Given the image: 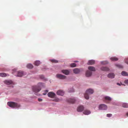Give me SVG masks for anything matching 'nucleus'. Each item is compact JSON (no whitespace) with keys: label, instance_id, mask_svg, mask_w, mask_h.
Wrapping results in <instances>:
<instances>
[{"label":"nucleus","instance_id":"c9c22d12","mask_svg":"<svg viewBox=\"0 0 128 128\" xmlns=\"http://www.w3.org/2000/svg\"><path fill=\"white\" fill-rule=\"evenodd\" d=\"M125 63L128 64V58L126 59L125 60Z\"/></svg>","mask_w":128,"mask_h":128},{"label":"nucleus","instance_id":"72a5a7b5","mask_svg":"<svg viewBox=\"0 0 128 128\" xmlns=\"http://www.w3.org/2000/svg\"><path fill=\"white\" fill-rule=\"evenodd\" d=\"M124 83L128 85V80H124Z\"/></svg>","mask_w":128,"mask_h":128},{"label":"nucleus","instance_id":"0eeeda50","mask_svg":"<svg viewBox=\"0 0 128 128\" xmlns=\"http://www.w3.org/2000/svg\"><path fill=\"white\" fill-rule=\"evenodd\" d=\"M84 109V107L82 106H80L78 107L77 110L78 112H81Z\"/></svg>","mask_w":128,"mask_h":128},{"label":"nucleus","instance_id":"e433bc0d","mask_svg":"<svg viewBox=\"0 0 128 128\" xmlns=\"http://www.w3.org/2000/svg\"><path fill=\"white\" fill-rule=\"evenodd\" d=\"M38 100L39 102H41L42 101V100L41 98H38Z\"/></svg>","mask_w":128,"mask_h":128},{"label":"nucleus","instance_id":"4c0bfd02","mask_svg":"<svg viewBox=\"0 0 128 128\" xmlns=\"http://www.w3.org/2000/svg\"><path fill=\"white\" fill-rule=\"evenodd\" d=\"M117 85H118L120 86V84L119 83H117Z\"/></svg>","mask_w":128,"mask_h":128},{"label":"nucleus","instance_id":"ea45409f","mask_svg":"<svg viewBox=\"0 0 128 128\" xmlns=\"http://www.w3.org/2000/svg\"><path fill=\"white\" fill-rule=\"evenodd\" d=\"M75 62H78V61H75Z\"/></svg>","mask_w":128,"mask_h":128},{"label":"nucleus","instance_id":"a211bd4d","mask_svg":"<svg viewBox=\"0 0 128 128\" xmlns=\"http://www.w3.org/2000/svg\"><path fill=\"white\" fill-rule=\"evenodd\" d=\"M73 71L74 73L76 74L79 73L80 72V70L79 69L77 68H76L74 69Z\"/></svg>","mask_w":128,"mask_h":128},{"label":"nucleus","instance_id":"9d476101","mask_svg":"<svg viewBox=\"0 0 128 128\" xmlns=\"http://www.w3.org/2000/svg\"><path fill=\"white\" fill-rule=\"evenodd\" d=\"M4 83L7 84L9 85L12 84V82L11 80H6L4 81Z\"/></svg>","mask_w":128,"mask_h":128},{"label":"nucleus","instance_id":"f3484780","mask_svg":"<svg viewBox=\"0 0 128 128\" xmlns=\"http://www.w3.org/2000/svg\"><path fill=\"white\" fill-rule=\"evenodd\" d=\"M88 69L89 70L93 71H95L96 70L95 68L92 66H89L88 67Z\"/></svg>","mask_w":128,"mask_h":128},{"label":"nucleus","instance_id":"9b49d317","mask_svg":"<svg viewBox=\"0 0 128 128\" xmlns=\"http://www.w3.org/2000/svg\"><path fill=\"white\" fill-rule=\"evenodd\" d=\"M92 74V72L91 71L88 70L86 72V76L87 77H89L91 76Z\"/></svg>","mask_w":128,"mask_h":128},{"label":"nucleus","instance_id":"f704fd0d","mask_svg":"<svg viewBox=\"0 0 128 128\" xmlns=\"http://www.w3.org/2000/svg\"><path fill=\"white\" fill-rule=\"evenodd\" d=\"M40 78L42 79H43L44 78V77L43 75H41L40 76Z\"/></svg>","mask_w":128,"mask_h":128},{"label":"nucleus","instance_id":"bb28decb","mask_svg":"<svg viewBox=\"0 0 128 128\" xmlns=\"http://www.w3.org/2000/svg\"><path fill=\"white\" fill-rule=\"evenodd\" d=\"M60 100V99L58 98H55L53 100V101L55 102H59Z\"/></svg>","mask_w":128,"mask_h":128},{"label":"nucleus","instance_id":"6ab92c4d","mask_svg":"<svg viewBox=\"0 0 128 128\" xmlns=\"http://www.w3.org/2000/svg\"><path fill=\"white\" fill-rule=\"evenodd\" d=\"M110 59L112 61H115L118 60V58L116 57H112L110 58Z\"/></svg>","mask_w":128,"mask_h":128},{"label":"nucleus","instance_id":"423d86ee","mask_svg":"<svg viewBox=\"0 0 128 128\" xmlns=\"http://www.w3.org/2000/svg\"><path fill=\"white\" fill-rule=\"evenodd\" d=\"M48 95L50 98H54L56 96V95L54 93L52 92H50L48 93Z\"/></svg>","mask_w":128,"mask_h":128},{"label":"nucleus","instance_id":"473e14b6","mask_svg":"<svg viewBox=\"0 0 128 128\" xmlns=\"http://www.w3.org/2000/svg\"><path fill=\"white\" fill-rule=\"evenodd\" d=\"M48 92V90H45L44 91V92L43 93V94L44 95H45Z\"/></svg>","mask_w":128,"mask_h":128},{"label":"nucleus","instance_id":"4468645a","mask_svg":"<svg viewBox=\"0 0 128 128\" xmlns=\"http://www.w3.org/2000/svg\"><path fill=\"white\" fill-rule=\"evenodd\" d=\"M23 75V72L22 71H20L18 72L17 76H22Z\"/></svg>","mask_w":128,"mask_h":128},{"label":"nucleus","instance_id":"a19ab883","mask_svg":"<svg viewBox=\"0 0 128 128\" xmlns=\"http://www.w3.org/2000/svg\"><path fill=\"white\" fill-rule=\"evenodd\" d=\"M73 91H74L73 90H72V92H73Z\"/></svg>","mask_w":128,"mask_h":128},{"label":"nucleus","instance_id":"a878e982","mask_svg":"<svg viewBox=\"0 0 128 128\" xmlns=\"http://www.w3.org/2000/svg\"><path fill=\"white\" fill-rule=\"evenodd\" d=\"M0 76L2 77H5L6 76V74L4 73H0Z\"/></svg>","mask_w":128,"mask_h":128},{"label":"nucleus","instance_id":"4be33fe9","mask_svg":"<svg viewBox=\"0 0 128 128\" xmlns=\"http://www.w3.org/2000/svg\"><path fill=\"white\" fill-rule=\"evenodd\" d=\"M121 74L122 75L124 76H128V74L127 73L124 71H122V72Z\"/></svg>","mask_w":128,"mask_h":128},{"label":"nucleus","instance_id":"cd10ccee","mask_svg":"<svg viewBox=\"0 0 128 128\" xmlns=\"http://www.w3.org/2000/svg\"><path fill=\"white\" fill-rule=\"evenodd\" d=\"M116 66L117 67L120 68H123L122 66L121 65L119 64H116Z\"/></svg>","mask_w":128,"mask_h":128},{"label":"nucleus","instance_id":"6e6552de","mask_svg":"<svg viewBox=\"0 0 128 128\" xmlns=\"http://www.w3.org/2000/svg\"><path fill=\"white\" fill-rule=\"evenodd\" d=\"M56 93L58 95L62 96H63L64 94V92L63 90H58Z\"/></svg>","mask_w":128,"mask_h":128},{"label":"nucleus","instance_id":"1a4fd4ad","mask_svg":"<svg viewBox=\"0 0 128 128\" xmlns=\"http://www.w3.org/2000/svg\"><path fill=\"white\" fill-rule=\"evenodd\" d=\"M62 72L66 75H68L70 73V71L68 70H62Z\"/></svg>","mask_w":128,"mask_h":128},{"label":"nucleus","instance_id":"c85d7f7f","mask_svg":"<svg viewBox=\"0 0 128 128\" xmlns=\"http://www.w3.org/2000/svg\"><path fill=\"white\" fill-rule=\"evenodd\" d=\"M50 60L53 63H57L58 62V60Z\"/></svg>","mask_w":128,"mask_h":128},{"label":"nucleus","instance_id":"5701e85b","mask_svg":"<svg viewBox=\"0 0 128 128\" xmlns=\"http://www.w3.org/2000/svg\"><path fill=\"white\" fill-rule=\"evenodd\" d=\"M40 61L39 60H37L36 61L34 62V64L35 65L37 66H38L40 64Z\"/></svg>","mask_w":128,"mask_h":128},{"label":"nucleus","instance_id":"f8f14e48","mask_svg":"<svg viewBox=\"0 0 128 128\" xmlns=\"http://www.w3.org/2000/svg\"><path fill=\"white\" fill-rule=\"evenodd\" d=\"M91 113L90 112L87 110H85L83 112V113L85 115H88Z\"/></svg>","mask_w":128,"mask_h":128},{"label":"nucleus","instance_id":"f03ea898","mask_svg":"<svg viewBox=\"0 0 128 128\" xmlns=\"http://www.w3.org/2000/svg\"><path fill=\"white\" fill-rule=\"evenodd\" d=\"M7 104L9 106L12 108H18L20 107V104L12 102H8Z\"/></svg>","mask_w":128,"mask_h":128},{"label":"nucleus","instance_id":"ddd939ff","mask_svg":"<svg viewBox=\"0 0 128 128\" xmlns=\"http://www.w3.org/2000/svg\"><path fill=\"white\" fill-rule=\"evenodd\" d=\"M115 75L113 73H110L108 75V77L110 78H114Z\"/></svg>","mask_w":128,"mask_h":128},{"label":"nucleus","instance_id":"2eb2a0df","mask_svg":"<svg viewBox=\"0 0 128 128\" xmlns=\"http://www.w3.org/2000/svg\"><path fill=\"white\" fill-rule=\"evenodd\" d=\"M101 70L103 71H108L109 69L106 67H102L101 68Z\"/></svg>","mask_w":128,"mask_h":128},{"label":"nucleus","instance_id":"7ed1b4c3","mask_svg":"<svg viewBox=\"0 0 128 128\" xmlns=\"http://www.w3.org/2000/svg\"><path fill=\"white\" fill-rule=\"evenodd\" d=\"M93 92L94 91L92 89H89L87 90L84 94L85 98L86 99H88L89 98V95L92 94Z\"/></svg>","mask_w":128,"mask_h":128},{"label":"nucleus","instance_id":"393cba45","mask_svg":"<svg viewBox=\"0 0 128 128\" xmlns=\"http://www.w3.org/2000/svg\"><path fill=\"white\" fill-rule=\"evenodd\" d=\"M122 106L125 108H128V104L126 103H124L122 104Z\"/></svg>","mask_w":128,"mask_h":128},{"label":"nucleus","instance_id":"58836bf2","mask_svg":"<svg viewBox=\"0 0 128 128\" xmlns=\"http://www.w3.org/2000/svg\"><path fill=\"white\" fill-rule=\"evenodd\" d=\"M126 115L127 116H128V112L126 113Z\"/></svg>","mask_w":128,"mask_h":128},{"label":"nucleus","instance_id":"7c9ffc66","mask_svg":"<svg viewBox=\"0 0 128 128\" xmlns=\"http://www.w3.org/2000/svg\"><path fill=\"white\" fill-rule=\"evenodd\" d=\"M108 63V62L107 61H102L101 62V64H105Z\"/></svg>","mask_w":128,"mask_h":128},{"label":"nucleus","instance_id":"20e7f679","mask_svg":"<svg viewBox=\"0 0 128 128\" xmlns=\"http://www.w3.org/2000/svg\"><path fill=\"white\" fill-rule=\"evenodd\" d=\"M107 108V106L104 104H100L99 107V108L100 110H106Z\"/></svg>","mask_w":128,"mask_h":128},{"label":"nucleus","instance_id":"aec40b11","mask_svg":"<svg viewBox=\"0 0 128 128\" xmlns=\"http://www.w3.org/2000/svg\"><path fill=\"white\" fill-rule=\"evenodd\" d=\"M95 63V61L93 60H89L88 61V65H92L94 64Z\"/></svg>","mask_w":128,"mask_h":128},{"label":"nucleus","instance_id":"c756f323","mask_svg":"<svg viewBox=\"0 0 128 128\" xmlns=\"http://www.w3.org/2000/svg\"><path fill=\"white\" fill-rule=\"evenodd\" d=\"M70 66L72 67H75L76 66V64L75 63H72L70 64Z\"/></svg>","mask_w":128,"mask_h":128},{"label":"nucleus","instance_id":"2f4dec72","mask_svg":"<svg viewBox=\"0 0 128 128\" xmlns=\"http://www.w3.org/2000/svg\"><path fill=\"white\" fill-rule=\"evenodd\" d=\"M112 115L111 114H108L106 115V116L108 117H110L112 116Z\"/></svg>","mask_w":128,"mask_h":128},{"label":"nucleus","instance_id":"f257e3e1","mask_svg":"<svg viewBox=\"0 0 128 128\" xmlns=\"http://www.w3.org/2000/svg\"><path fill=\"white\" fill-rule=\"evenodd\" d=\"M43 86V84L41 82H39L38 84V86H33L32 90L33 91L36 93L39 92L41 90V88Z\"/></svg>","mask_w":128,"mask_h":128},{"label":"nucleus","instance_id":"dca6fc26","mask_svg":"<svg viewBox=\"0 0 128 128\" xmlns=\"http://www.w3.org/2000/svg\"><path fill=\"white\" fill-rule=\"evenodd\" d=\"M104 98L105 100L106 101H110L112 100L111 98L108 96H105Z\"/></svg>","mask_w":128,"mask_h":128},{"label":"nucleus","instance_id":"39448f33","mask_svg":"<svg viewBox=\"0 0 128 128\" xmlns=\"http://www.w3.org/2000/svg\"><path fill=\"white\" fill-rule=\"evenodd\" d=\"M56 76L57 78L60 79H64L66 78V76L60 74H57Z\"/></svg>","mask_w":128,"mask_h":128},{"label":"nucleus","instance_id":"b1692460","mask_svg":"<svg viewBox=\"0 0 128 128\" xmlns=\"http://www.w3.org/2000/svg\"><path fill=\"white\" fill-rule=\"evenodd\" d=\"M27 67L29 68H33V66L30 64H28L27 65Z\"/></svg>","mask_w":128,"mask_h":128},{"label":"nucleus","instance_id":"412c9836","mask_svg":"<svg viewBox=\"0 0 128 128\" xmlns=\"http://www.w3.org/2000/svg\"><path fill=\"white\" fill-rule=\"evenodd\" d=\"M68 102L70 103H73L75 101V100L74 99H70L68 100Z\"/></svg>","mask_w":128,"mask_h":128}]
</instances>
